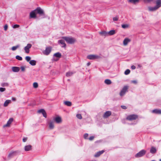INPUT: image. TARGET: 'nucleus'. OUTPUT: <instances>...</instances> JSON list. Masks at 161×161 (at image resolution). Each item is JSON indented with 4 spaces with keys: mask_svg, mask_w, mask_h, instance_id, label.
<instances>
[{
    "mask_svg": "<svg viewBox=\"0 0 161 161\" xmlns=\"http://www.w3.org/2000/svg\"><path fill=\"white\" fill-rule=\"evenodd\" d=\"M99 34L102 36H106L108 35V32L104 31L100 32Z\"/></svg>",
    "mask_w": 161,
    "mask_h": 161,
    "instance_id": "393cba45",
    "label": "nucleus"
},
{
    "mask_svg": "<svg viewBox=\"0 0 161 161\" xmlns=\"http://www.w3.org/2000/svg\"><path fill=\"white\" fill-rule=\"evenodd\" d=\"M18 153V151H11L8 154V158L9 159H10L17 155Z\"/></svg>",
    "mask_w": 161,
    "mask_h": 161,
    "instance_id": "39448f33",
    "label": "nucleus"
},
{
    "mask_svg": "<svg viewBox=\"0 0 161 161\" xmlns=\"http://www.w3.org/2000/svg\"><path fill=\"white\" fill-rule=\"evenodd\" d=\"M63 38L64 39L67 43L70 44L74 43L76 41L75 38L71 37H63Z\"/></svg>",
    "mask_w": 161,
    "mask_h": 161,
    "instance_id": "f03ea898",
    "label": "nucleus"
},
{
    "mask_svg": "<svg viewBox=\"0 0 161 161\" xmlns=\"http://www.w3.org/2000/svg\"><path fill=\"white\" fill-rule=\"evenodd\" d=\"M29 63L32 66L36 65V61L35 60H31L29 62Z\"/></svg>",
    "mask_w": 161,
    "mask_h": 161,
    "instance_id": "a878e982",
    "label": "nucleus"
},
{
    "mask_svg": "<svg viewBox=\"0 0 161 161\" xmlns=\"http://www.w3.org/2000/svg\"><path fill=\"white\" fill-rule=\"evenodd\" d=\"M58 42L61 44L63 45V46H62L63 47H65L66 46V44L65 43L64 41L63 40H59L58 41Z\"/></svg>",
    "mask_w": 161,
    "mask_h": 161,
    "instance_id": "aec40b11",
    "label": "nucleus"
},
{
    "mask_svg": "<svg viewBox=\"0 0 161 161\" xmlns=\"http://www.w3.org/2000/svg\"><path fill=\"white\" fill-rule=\"evenodd\" d=\"M87 58L89 59L93 60L100 58V57L96 55H89L87 56Z\"/></svg>",
    "mask_w": 161,
    "mask_h": 161,
    "instance_id": "423d86ee",
    "label": "nucleus"
},
{
    "mask_svg": "<svg viewBox=\"0 0 161 161\" xmlns=\"http://www.w3.org/2000/svg\"><path fill=\"white\" fill-rule=\"evenodd\" d=\"M88 135L87 133L85 134L84 135V137L85 139H86L87 138L88 136Z\"/></svg>",
    "mask_w": 161,
    "mask_h": 161,
    "instance_id": "49530a36",
    "label": "nucleus"
},
{
    "mask_svg": "<svg viewBox=\"0 0 161 161\" xmlns=\"http://www.w3.org/2000/svg\"><path fill=\"white\" fill-rule=\"evenodd\" d=\"M54 56L57 58H60L61 56V54L59 52L57 53L54 54Z\"/></svg>",
    "mask_w": 161,
    "mask_h": 161,
    "instance_id": "cd10ccee",
    "label": "nucleus"
},
{
    "mask_svg": "<svg viewBox=\"0 0 161 161\" xmlns=\"http://www.w3.org/2000/svg\"><path fill=\"white\" fill-rule=\"evenodd\" d=\"M12 99L14 101H15L16 100V99L15 98H12Z\"/></svg>",
    "mask_w": 161,
    "mask_h": 161,
    "instance_id": "4d7b16f0",
    "label": "nucleus"
},
{
    "mask_svg": "<svg viewBox=\"0 0 161 161\" xmlns=\"http://www.w3.org/2000/svg\"><path fill=\"white\" fill-rule=\"evenodd\" d=\"M55 120L58 123H59L62 122V119L61 117H58L55 118Z\"/></svg>",
    "mask_w": 161,
    "mask_h": 161,
    "instance_id": "a211bd4d",
    "label": "nucleus"
},
{
    "mask_svg": "<svg viewBox=\"0 0 161 161\" xmlns=\"http://www.w3.org/2000/svg\"><path fill=\"white\" fill-rule=\"evenodd\" d=\"M31 44L29 43L27 44V46L25 47L24 50H25L26 53H29V49L31 47Z\"/></svg>",
    "mask_w": 161,
    "mask_h": 161,
    "instance_id": "1a4fd4ad",
    "label": "nucleus"
},
{
    "mask_svg": "<svg viewBox=\"0 0 161 161\" xmlns=\"http://www.w3.org/2000/svg\"><path fill=\"white\" fill-rule=\"evenodd\" d=\"M130 72V70L129 69H126L125 72V75L129 74Z\"/></svg>",
    "mask_w": 161,
    "mask_h": 161,
    "instance_id": "f704fd0d",
    "label": "nucleus"
},
{
    "mask_svg": "<svg viewBox=\"0 0 161 161\" xmlns=\"http://www.w3.org/2000/svg\"><path fill=\"white\" fill-rule=\"evenodd\" d=\"M131 68L132 69H135L136 67V66L134 65H132L131 66Z\"/></svg>",
    "mask_w": 161,
    "mask_h": 161,
    "instance_id": "864d4df0",
    "label": "nucleus"
},
{
    "mask_svg": "<svg viewBox=\"0 0 161 161\" xmlns=\"http://www.w3.org/2000/svg\"><path fill=\"white\" fill-rule=\"evenodd\" d=\"M91 64V63L90 62H88L87 63V65L88 66H89Z\"/></svg>",
    "mask_w": 161,
    "mask_h": 161,
    "instance_id": "6e6d98bb",
    "label": "nucleus"
},
{
    "mask_svg": "<svg viewBox=\"0 0 161 161\" xmlns=\"http://www.w3.org/2000/svg\"><path fill=\"white\" fill-rule=\"evenodd\" d=\"M31 59V58L29 56H27L25 57V59L27 62L30 61Z\"/></svg>",
    "mask_w": 161,
    "mask_h": 161,
    "instance_id": "4c0bfd02",
    "label": "nucleus"
},
{
    "mask_svg": "<svg viewBox=\"0 0 161 161\" xmlns=\"http://www.w3.org/2000/svg\"><path fill=\"white\" fill-rule=\"evenodd\" d=\"M159 161H161V159Z\"/></svg>",
    "mask_w": 161,
    "mask_h": 161,
    "instance_id": "bf43d9fd",
    "label": "nucleus"
},
{
    "mask_svg": "<svg viewBox=\"0 0 161 161\" xmlns=\"http://www.w3.org/2000/svg\"><path fill=\"white\" fill-rule=\"evenodd\" d=\"M130 40L128 38H125L123 42V44L125 46H126L127 45L128 42H130Z\"/></svg>",
    "mask_w": 161,
    "mask_h": 161,
    "instance_id": "2eb2a0df",
    "label": "nucleus"
},
{
    "mask_svg": "<svg viewBox=\"0 0 161 161\" xmlns=\"http://www.w3.org/2000/svg\"><path fill=\"white\" fill-rule=\"evenodd\" d=\"M5 88H2L1 87V92H4L5 90Z\"/></svg>",
    "mask_w": 161,
    "mask_h": 161,
    "instance_id": "09e8293b",
    "label": "nucleus"
},
{
    "mask_svg": "<svg viewBox=\"0 0 161 161\" xmlns=\"http://www.w3.org/2000/svg\"><path fill=\"white\" fill-rule=\"evenodd\" d=\"M15 57L16 59L19 60H22V58L19 55L16 56Z\"/></svg>",
    "mask_w": 161,
    "mask_h": 161,
    "instance_id": "72a5a7b5",
    "label": "nucleus"
},
{
    "mask_svg": "<svg viewBox=\"0 0 161 161\" xmlns=\"http://www.w3.org/2000/svg\"><path fill=\"white\" fill-rule=\"evenodd\" d=\"M157 150L156 149L153 147H152L150 150V152L152 153H154L156 152Z\"/></svg>",
    "mask_w": 161,
    "mask_h": 161,
    "instance_id": "4be33fe9",
    "label": "nucleus"
},
{
    "mask_svg": "<svg viewBox=\"0 0 161 161\" xmlns=\"http://www.w3.org/2000/svg\"><path fill=\"white\" fill-rule=\"evenodd\" d=\"M121 107L124 109H126L127 108V107L125 106H121Z\"/></svg>",
    "mask_w": 161,
    "mask_h": 161,
    "instance_id": "603ef678",
    "label": "nucleus"
},
{
    "mask_svg": "<svg viewBox=\"0 0 161 161\" xmlns=\"http://www.w3.org/2000/svg\"><path fill=\"white\" fill-rule=\"evenodd\" d=\"M152 112L153 113H155L156 114H161V110L155 109L153 110Z\"/></svg>",
    "mask_w": 161,
    "mask_h": 161,
    "instance_id": "6ab92c4d",
    "label": "nucleus"
},
{
    "mask_svg": "<svg viewBox=\"0 0 161 161\" xmlns=\"http://www.w3.org/2000/svg\"><path fill=\"white\" fill-rule=\"evenodd\" d=\"M128 89V86H125L121 91L119 95L120 96H122L124 95L125 93L127 91Z\"/></svg>",
    "mask_w": 161,
    "mask_h": 161,
    "instance_id": "0eeeda50",
    "label": "nucleus"
},
{
    "mask_svg": "<svg viewBox=\"0 0 161 161\" xmlns=\"http://www.w3.org/2000/svg\"><path fill=\"white\" fill-rule=\"evenodd\" d=\"M8 83H4L2 84V86H8Z\"/></svg>",
    "mask_w": 161,
    "mask_h": 161,
    "instance_id": "8fccbe9b",
    "label": "nucleus"
},
{
    "mask_svg": "<svg viewBox=\"0 0 161 161\" xmlns=\"http://www.w3.org/2000/svg\"><path fill=\"white\" fill-rule=\"evenodd\" d=\"M12 69V70L14 72H18L20 70V68L17 67H13Z\"/></svg>",
    "mask_w": 161,
    "mask_h": 161,
    "instance_id": "f3484780",
    "label": "nucleus"
},
{
    "mask_svg": "<svg viewBox=\"0 0 161 161\" xmlns=\"http://www.w3.org/2000/svg\"><path fill=\"white\" fill-rule=\"evenodd\" d=\"M113 19L114 21H117L118 20V17H113Z\"/></svg>",
    "mask_w": 161,
    "mask_h": 161,
    "instance_id": "a19ab883",
    "label": "nucleus"
},
{
    "mask_svg": "<svg viewBox=\"0 0 161 161\" xmlns=\"http://www.w3.org/2000/svg\"><path fill=\"white\" fill-rule=\"evenodd\" d=\"M33 86L34 88H37L38 87V84L37 83L35 82L33 83Z\"/></svg>",
    "mask_w": 161,
    "mask_h": 161,
    "instance_id": "473e14b6",
    "label": "nucleus"
},
{
    "mask_svg": "<svg viewBox=\"0 0 161 161\" xmlns=\"http://www.w3.org/2000/svg\"><path fill=\"white\" fill-rule=\"evenodd\" d=\"M27 140V138H24L23 139V141L24 142H25Z\"/></svg>",
    "mask_w": 161,
    "mask_h": 161,
    "instance_id": "3c124183",
    "label": "nucleus"
},
{
    "mask_svg": "<svg viewBox=\"0 0 161 161\" xmlns=\"http://www.w3.org/2000/svg\"><path fill=\"white\" fill-rule=\"evenodd\" d=\"M74 73L72 72L69 71L66 73V76L67 77H69L72 75Z\"/></svg>",
    "mask_w": 161,
    "mask_h": 161,
    "instance_id": "c756f323",
    "label": "nucleus"
},
{
    "mask_svg": "<svg viewBox=\"0 0 161 161\" xmlns=\"http://www.w3.org/2000/svg\"><path fill=\"white\" fill-rule=\"evenodd\" d=\"M36 12L35 10L32 11L30 13V17L31 18H35L36 17Z\"/></svg>",
    "mask_w": 161,
    "mask_h": 161,
    "instance_id": "ddd939ff",
    "label": "nucleus"
},
{
    "mask_svg": "<svg viewBox=\"0 0 161 161\" xmlns=\"http://www.w3.org/2000/svg\"><path fill=\"white\" fill-rule=\"evenodd\" d=\"M13 118H10L7 122V123L6 125H3V127H9L10 126L11 124L13 122Z\"/></svg>",
    "mask_w": 161,
    "mask_h": 161,
    "instance_id": "9b49d317",
    "label": "nucleus"
},
{
    "mask_svg": "<svg viewBox=\"0 0 161 161\" xmlns=\"http://www.w3.org/2000/svg\"><path fill=\"white\" fill-rule=\"evenodd\" d=\"M115 33V30H112L108 32V35L111 36L114 35Z\"/></svg>",
    "mask_w": 161,
    "mask_h": 161,
    "instance_id": "5701e85b",
    "label": "nucleus"
},
{
    "mask_svg": "<svg viewBox=\"0 0 161 161\" xmlns=\"http://www.w3.org/2000/svg\"><path fill=\"white\" fill-rule=\"evenodd\" d=\"M94 138V137L93 136H90L89 138V139L90 141H92L93 140Z\"/></svg>",
    "mask_w": 161,
    "mask_h": 161,
    "instance_id": "a18cd8bd",
    "label": "nucleus"
},
{
    "mask_svg": "<svg viewBox=\"0 0 161 161\" xmlns=\"http://www.w3.org/2000/svg\"><path fill=\"white\" fill-rule=\"evenodd\" d=\"M25 66H21L20 67V69L22 71H24L25 70Z\"/></svg>",
    "mask_w": 161,
    "mask_h": 161,
    "instance_id": "ea45409f",
    "label": "nucleus"
},
{
    "mask_svg": "<svg viewBox=\"0 0 161 161\" xmlns=\"http://www.w3.org/2000/svg\"><path fill=\"white\" fill-rule=\"evenodd\" d=\"M104 82L107 85H109L111 83V81H104Z\"/></svg>",
    "mask_w": 161,
    "mask_h": 161,
    "instance_id": "79ce46f5",
    "label": "nucleus"
},
{
    "mask_svg": "<svg viewBox=\"0 0 161 161\" xmlns=\"http://www.w3.org/2000/svg\"><path fill=\"white\" fill-rule=\"evenodd\" d=\"M36 13L40 15H44V13L43 10L40 8L38 7L35 10Z\"/></svg>",
    "mask_w": 161,
    "mask_h": 161,
    "instance_id": "6e6552de",
    "label": "nucleus"
},
{
    "mask_svg": "<svg viewBox=\"0 0 161 161\" xmlns=\"http://www.w3.org/2000/svg\"><path fill=\"white\" fill-rule=\"evenodd\" d=\"M146 151L145 150H142L138 153L135 155L136 158H139L144 156L146 153Z\"/></svg>",
    "mask_w": 161,
    "mask_h": 161,
    "instance_id": "20e7f679",
    "label": "nucleus"
},
{
    "mask_svg": "<svg viewBox=\"0 0 161 161\" xmlns=\"http://www.w3.org/2000/svg\"><path fill=\"white\" fill-rule=\"evenodd\" d=\"M45 111V110L43 109H41L39 110H38V113H43V112Z\"/></svg>",
    "mask_w": 161,
    "mask_h": 161,
    "instance_id": "58836bf2",
    "label": "nucleus"
},
{
    "mask_svg": "<svg viewBox=\"0 0 161 161\" xmlns=\"http://www.w3.org/2000/svg\"><path fill=\"white\" fill-rule=\"evenodd\" d=\"M138 117V116L137 115L132 114L128 116L126 119L128 120L132 121L136 119Z\"/></svg>",
    "mask_w": 161,
    "mask_h": 161,
    "instance_id": "7ed1b4c3",
    "label": "nucleus"
},
{
    "mask_svg": "<svg viewBox=\"0 0 161 161\" xmlns=\"http://www.w3.org/2000/svg\"><path fill=\"white\" fill-rule=\"evenodd\" d=\"M19 47V45H17L15 46H13L12 47V50L13 51H15Z\"/></svg>",
    "mask_w": 161,
    "mask_h": 161,
    "instance_id": "7c9ffc66",
    "label": "nucleus"
},
{
    "mask_svg": "<svg viewBox=\"0 0 161 161\" xmlns=\"http://www.w3.org/2000/svg\"><path fill=\"white\" fill-rule=\"evenodd\" d=\"M11 102V100H6L4 103V107H7L9 103H10Z\"/></svg>",
    "mask_w": 161,
    "mask_h": 161,
    "instance_id": "b1692460",
    "label": "nucleus"
},
{
    "mask_svg": "<svg viewBox=\"0 0 161 161\" xmlns=\"http://www.w3.org/2000/svg\"><path fill=\"white\" fill-rule=\"evenodd\" d=\"M32 146L31 145H28L25 147V150L28 151L31 150Z\"/></svg>",
    "mask_w": 161,
    "mask_h": 161,
    "instance_id": "dca6fc26",
    "label": "nucleus"
},
{
    "mask_svg": "<svg viewBox=\"0 0 161 161\" xmlns=\"http://www.w3.org/2000/svg\"><path fill=\"white\" fill-rule=\"evenodd\" d=\"M51 51V48L50 47H47L44 52V54L46 55H48L50 53Z\"/></svg>",
    "mask_w": 161,
    "mask_h": 161,
    "instance_id": "f8f14e48",
    "label": "nucleus"
},
{
    "mask_svg": "<svg viewBox=\"0 0 161 161\" xmlns=\"http://www.w3.org/2000/svg\"><path fill=\"white\" fill-rule=\"evenodd\" d=\"M105 80L107 81V80H110L109 79H106V80Z\"/></svg>",
    "mask_w": 161,
    "mask_h": 161,
    "instance_id": "13d9d810",
    "label": "nucleus"
},
{
    "mask_svg": "<svg viewBox=\"0 0 161 161\" xmlns=\"http://www.w3.org/2000/svg\"><path fill=\"white\" fill-rule=\"evenodd\" d=\"M8 28V26L7 25H5L4 27V30L6 31L7 30Z\"/></svg>",
    "mask_w": 161,
    "mask_h": 161,
    "instance_id": "de8ad7c7",
    "label": "nucleus"
},
{
    "mask_svg": "<svg viewBox=\"0 0 161 161\" xmlns=\"http://www.w3.org/2000/svg\"><path fill=\"white\" fill-rule=\"evenodd\" d=\"M42 114L44 117L45 118L47 117V114L45 111L43 112V113H42Z\"/></svg>",
    "mask_w": 161,
    "mask_h": 161,
    "instance_id": "c03bdc74",
    "label": "nucleus"
},
{
    "mask_svg": "<svg viewBox=\"0 0 161 161\" xmlns=\"http://www.w3.org/2000/svg\"><path fill=\"white\" fill-rule=\"evenodd\" d=\"M19 25H14L13 26V28H18L19 27Z\"/></svg>",
    "mask_w": 161,
    "mask_h": 161,
    "instance_id": "37998d69",
    "label": "nucleus"
},
{
    "mask_svg": "<svg viewBox=\"0 0 161 161\" xmlns=\"http://www.w3.org/2000/svg\"><path fill=\"white\" fill-rule=\"evenodd\" d=\"M76 117L79 119H82V117L81 114H78L76 115Z\"/></svg>",
    "mask_w": 161,
    "mask_h": 161,
    "instance_id": "c9c22d12",
    "label": "nucleus"
},
{
    "mask_svg": "<svg viewBox=\"0 0 161 161\" xmlns=\"http://www.w3.org/2000/svg\"><path fill=\"white\" fill-rule=\"evenodd\" d=\"M64 103L65 105H66L68 106H71L72 105L71 102L69 101H66L64 102Z\"/></svg>",
    "mask_w": 161,
    "mask_h": 161,
    "instance_id": "412c9836",
    "label": "nucleus"
},
{
    "mask_svg": "<svg viewBox=\"0 0 161 161\" xmlns=\"http://www.w3.org/2000/svg\"><path fill=\"white\" fill-rule=\"evenodd\" d=\"M104 152V150H102L101 151L97 152L94 155V156L95 157H97L101 155Z\"/></svg>",
    "mask_w": 161,
    "mask_h": 161,
    "instance_id": "4468645a",
    "label": "nucleus"
},
{
    "mask_svg": "<svg viewBox=\"0 0 161 161\" xmlns=\"http://www.w3.org/2000/svg\"><path fill=\"white\" fill-rule=\"evenodd\" d=\"M129 26V25L127 24H124L122 25V27L123 28H128Z\"/></svg>",
    "mask_w": 161,
    "mask_h": 161,
    "instance_id": "e433bc0d",
    "label": "nucleus"
},
{
    "mask_svg": "<svg viewBox=\"0 0 161 161\" xmlns=\"http://www.w3.org/2000/svg\"><path fill=\"white\" fill-rule=\"evenodd\" d=\"M54 127V124L53 122H50L49 123V128L50 129H53Z\"/></svg>",
    "mask_w": 161,
    "mask_h": 161,
    "instance_id": "c85d7f7f",
    "label": "nucleus"
},
{
    "mask_svg": "<svg viewBox=\"0 0 161 161\" xmlns=\"http://www.w3.org/2000/svg\"><path fill=\"white\" fill-rule=\"evenodd\" d=\"M156 5L153 7H149L148 8L149 11L153 12L157 10L161 7V0H156L155 1Z\"/></svg>",
    "mask_w": 161,
    "mask_h": 161,
    "instance_id": "f257e3e1",
    "label": "nucleus"
},
{
    "mask_svg": "<svg viewBox=\"0 0 161 161\" xmlns=\"http://www.w3.org/2000/svg\"><path fill=\"white\" fill-rule=\"evenodd\" d=\"M145 3H151L153 2L154 0H143Z\"/></svg>",
    "mask_w": 161,
    "mask_h": 161,
    "instance_id": "2f4dec72",
    "label": "nucleus"
},
{
    "mask_svg": "<svg viewBox=\"0 0 161 161\" xmlns=\"http://www.w3.org/2000/svg\"><path fill=\"white\" fill-rule=\"evenodd\" d=\"M112 114L111 111H108L105 112L103 115V117L104 119L107 118L110 116Z\"/></svg>",
    "mask_w": 161,
    "mask_h": 161,
    "instance_id": "9d476101",
    "label": "nucleus"
},
{
    "mask_svg": "<svg viewBox=\"0 0 161 161\" xmlns=\"http://www.w3.org/2000/svg\"><path fill=\"white\" fill-rule=\"evenodd\" d=\"M140 0H129V2L130 3L136 4V3H138Z\"/></svg>",
    "mask_w": 161,
    "mask_h": 161,
    "instance_id": "bb28decb",
    "label": "nucleus"
},
{
    "mask_svg": "<svg viewBox=\"0 0 161 161\" xmlns=\"http://www.w3.org/2000/svg\"><path fill=\"white\" fill-rule=\"evenodd\" d=\"M132 83L134 84H137V81H132Z\"/></svg>",
    "mask_w": 161,
    "mask_h": 161,
    "instance_id": "5fc2aeb1",
    "label": "nucleus"
}]
</instances>
